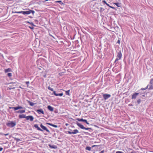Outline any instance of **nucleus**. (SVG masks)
Segmentation results:
<instances>
[{
    "mask_svg": "<svg viewBox=\"0 0 153 153\" xmlns=\"http://www.w3.org/2000/svg\"><path fill=\"white\" fill-rule=\"evenodd\" d=\"M35 12L34 11L31 10H28L27 11H20V13H22V14L25 15H28L32 13L33 14Z\"/></svg>",
    "mask_w": 153,
    "mask_h": 153,
    "instance_id": "f257e3e1",
    "label": "nucleus"
},
{
    "mask_svg": "<svg viewBox=\"0 0 153 153\" xmlns=\"http://www.w3.org/2000/svg\"><path fill=\"white\" fill-rule=\"evenodd\" d=\"M149 88L148 89L149 90L153 89V78L150 80L149 83L147 85Z\"/></svg>",
    "mask_w": 153,
    "mask_h": 153,
    "instance_id": "f03ea898",
    "label": "nucleus"
},
{
    "mask_svg": "<svg viewBox=\"0 0 153 153\" xmlns=\"http://www.w3.org/2000/svg\"><path fill=\"white\" fill-rule=\"evenodd\" d=\"M16 125V123L13 122H9L7 123V126L10 127L12 128Z\"/></svg>",
    "mask_w": 153,
    "mask_h": 153,
    "instance_id": "7ed1b4c3",
    "label": "nucleus"
},
{
    "mask_svg": "<svg viewBox=\"0 0 153 153\" xmlns=\"http://www.w3.org/2000/svg\"><path fill=\"white\" fill-rule=\"evenodd\" d=\"M122 55L121 52H118L117 55V58L116 59L115 62H116L120 59L122 57Z\"/></svg>",
    "mask_w": 153,
    "mask_h": 153,
    "instance_id": "20e7f679",
    "label": "nucleus"
},
{
    "mask_svg": "<svg viewBox=\"0 0 153 153\" xmlns=\"http://www.w3.org/2000/svg\"><path fill=\"white\" fill-rule=\"evenodd\" d=\"M68 133L69 134H76L79 132V131L77 129H74L73 130V132H71L70 131H68Z\"/></svg>",
    "mask_w": 153,
    "mask_h": 153,
    "instance_id": "39448f33",
    "label": "nucleus"
},
{
    "mask_svg": "<svg viewBox=\"0 0 153 153\" xmlns=\"http://www.w3.org/2000/svg\"><path fill=\"white\" fill-rule=\"evenodd\" d=\"M26 119L27 120H30L31 121H32L34 119V118L32 116H26Z\"/></svg>",
    "mask_w": 153,
    "mask_h": 153,
    "instance_id": "423d86ee",
    "label": "nucleus"
},
{
    "mask_svg": "<svg viewBox=\"0 0 153 153\" xmlns=\"http://www.w3.org/2000/svg\"><path fill=\"white\" fill-rule=\"evenodd\" d=\"M111 96V95L109 94H105L103 95V97L105 100L108 99L110 98Z\"/></svg>",
    "mask_w": 153,
    "mask_h": 153,
    "instance_id": "0eeeda50",
    "label": "nucleus"
},
{
    "mask_svg": "<svg viewBox=\"0 0 153 153\" xmlns=\"http://www.w3.org/2000/svg\"><path fill=\"white\" fill-rule=\"evenodd\" d=\"M44 130L46 131L47 132L49 133L50 131L49 130H48L46 127L42 125V124H41L40 126Z\"/></svg>",
    "mask_w": 153,
    "mask_h": 153,
    "instance_id": "6e6552de",
    "label": "nucleus"
},
{
    "mask_svg": "<svg viewBox=\"0 0 153 153\" xmlns=\"http://www.w3.org/2000/svg\"><path fill=\"white\" fill-rule=\"evenodd\" d=\"M139 94V93H135L133 94L132 96V99H135Z\"/></svg>",
    "mask_w": 153,
    "mask_h": 153,
    "instance_id": "1a4fd4ad",
    "label": "nucleus"
},
{
    "mask_svg": "<svg viewBox=\"0 0 153 153\" xmlns=\"http://www.w3.org/2000/svg\"><path fill=\"white\" fill-rule=\"evenodd\" d=\"M77 120L79 121H82L84 122L85 123L87 124H89V123L86 120H84L83 119L77 118Z\"/></svg>",
    "mask_w": 153,
    "mask_h": 153,
    "instance_id": "9d476101",
    "label": "nucleus"
},
{
    "mask_svg": "<svg viewBox=\"0 0 153 153\" xmlns=\"http://www.w3.org/2000/svg\"><path fill=\"white\" fill-rule=\"evenodd\" d=\"M36 111L39 114H40L41 113L44 114V111L42 109H38Z\"/></svg>",
    "mask_w": 153,
    "mask_h": 153,
    "instance_id": "9b49d317",
    "label": "nucleus"
},
{
    "mask_svg": "<svg viewBox=\"0 0 153 153\" xmlns=\"http://www.w3.org/2000/svg\"><path fill=\"white\" fill-rule=\"evenodd\" d=\"M76 124L81 129H84L85 127L84 126L82 125L80 123L78 122H77L76 123Z\"/></svg>",
    "mask_w": 153,
    "mask_h": 153,
    "instance_id": "f8f14e48",
    "label": "nucleus"
},
{
    "mask_svg": "<svg viewBox=\"0 0 153 153\" xmlns=\"http://www.w3.org/2000/svg\"><path fill=\"white\" fill-rule=\"evenodd\" d=\"M53 94L56 96H62L63 95V93H62L58 94L56 93V91H53Z\"/></svg>",
    "mask_w": 153,
    "mask_h": 153,
    "instance_id": "ddd939ff",
    "label": "nucleus"
},
{
    "mask_svg": "<svg viewBox=\"0 0 153 153\" xmlns=\"http://www.w3.org/2000/svg\"><path fill=\"white\" fill-rule=\"evenodd\" d=\"M34 126L38 130L40 131H43V130L41 129L38 126V125L37 124H35L34 125Z\"/></svg>",
    "mask_w": 153,
    "mask_h": 153,
    "instance_id": "4468645a",
    "label": "nucleus"
},
{
    "mask_svg": "<svg viewBox=\"0 0 153 153\" xmlns=\"http://www.w3.org/2000/svg\"><path fill=\"white\" fill-rule=\"evenodd\" d=\"M48 146L51 149H56L57 148L56 146L54 145H51L50 144H49Z\"/></svg>",
    "mask_w": 153,
    "mask_h": 153,
    "instance_id": "2eb2a0df",
    "label": "nucleus"
},
{
    "mask_svg": "<svg viewBox=\"0 0 153 153\" xmlns=\"http://www.w3.org/2000/svg\"><path fill=\"white\" fill-rule=\"evenodd\" d=\"M48 108L50 111H53V108L50 105L48 106Z\"/></svg>",
    "mask_w": 153,
    "mask_h": 153,
    "instance_id": "dca6fc26",
    "label": "nucleus"
},
{
    "mask_svg": "<svg viewBox=\"0 0 153 153\" xmlns=\"http://www.w3.org/2000/svg\"><path fill=\"white\" fill-rule=\"evenodd\" d=\"M46 124H48L50 126H53V127H54V128H57L58 127L56 125L53 124H51L49 123H47Z\"/></svg>",
    "mask_w": 153,
    "mask_h": 153,
    "instance_id": "f3484780",
    "label": "nucleus"
},
{
    "mask_svg": "<svg viewBox=\"0 0 153 153\" xmlns=\"http://www.w3.org/2000/svg\"><path fill=\"white\" fill-rule=\"evenodd\" d=\"M26 117L25 115L24 114L20 115V118H25Z\"/></svg>",
    "mask_w": 153,
    "mask_h": 153,
    "instance_id": "a211bd4d",
    "label": "nucleus"
},
{
    "mask_svg": "<svg viewBox=\"0 0 153 153\" xmlns=\"http://www.w3.org/2000/svg\"><path fill=\"white\" fill-rule=\"evenodd\" d=\"M11 71V69L10 68H8L7 69H6L5 70V73H7L8 72H10Z\"/></svg>",
    "mask_w": 153,
    "mask_h": 153,
    "instance_id": "6ab92c4d",
    "label": "nucleus"
},
{
    "mask_svg": "<svg viewBox=\"0 0 153 153\" xmlns=\"http://www.w3.org/2000/svg\"><path fill=\"white\" fill-rule=\"evenodd\" d=\"M114 4L118 7H121V4L119 3H115Z\"/></svg>",
    "mask_w": 153,
    "mask_h": 153,
    "instance_id": "aec40b11",
    "label": "nucleus"
},
{
    "mask_svg": "<svg viewBox=\"0 0 153 153\" xmlns=\"http://www.w3.org/2000/svg\"><path fill=\"white\" fill-rule=\"evenodd\" d=\"M28 102L29 103L30 105H31V106H33L35 105V103L33 102H31L30 101H29Z\"/></svg>",
    "mask_w": 153,
    "mask_h": 153,
    "instance_id": "412c9836",
    "label": "nucleus"
},
{
    "mask_svg": "<svg viewBox=\"0 0 153 153\" xmlns=\"http://www.w3.org/2000/svg\"><path fill=\"white\" fill-rule=\"evenodd\" d=\"M48 89L49 90H50L51 91H53H53H53V88H51L50 87V86H48Z\"/></svg>",
    "mask_w": 153,
    "mask_h": 153,
    "instance_id": "4be33fe9",
    "label": "nucleus"
},
{
    "mask_svg": "<svg viewBox=\"0 0 153 153\" xmlns=\"http://www.w3.org/2000/svg\"><path fill=\"white\" fill-rule=\"evenodd\" d=\"M13 108L14 111H16V110H17L19 109V106H18L16 107H13V108Z\"/></svg>",
    "mask_w": 153,
    "mask_h": 153,
    "instance_id": "5701e85b",
    "label": "nucleus"
},
{
    "mask_svg": "<svg viewBox=\"0 0 153 153\" xmlns=\"http://www.w3.org/2000/svg\"><path fill=\"white\" fill-rule=\"evenodd\" d=\"M69 92H70V90H68V91H65L66 94V95H69V96L70 95V93H69Z\"/></svg>",
    "mask_w": 153,
    "mask_h": 153,
    "instance_id": "b1692460",
    "label": "nucleus"
},
{
    "mask_svg": "<svg viewBox=\"0 0 153 153\" xmlns=\"http://www.w3.org/2000/svg\"><path fill=\"white\" fill-rule=\"evenodd\" d=\"M91 147H89V146L86 147V148H85L86 150H88L89 151L91 150Z\"/></svg>",
    "mask_w": 153,
    "mask_h": 153,
    "instance_id": "393cba45",
    "label": "nucleus"
},
{
    "mask_svg": "<svg viewBox=\"0 0 153 153\" xmlns=\"http://www.w3.org/2000/svg\"><path fill=\"white\" fill-rule=\"evenodd\" d=\"M148 88H149L148 87V86H147L145 88H142L140 89V90H142V91L146 89H147Z\"/></svg>",
    "mask_w": 153,
    "mask_h": 153,
    "instance_id": "a878e982",
    "label": "nucleus"
},
{
    "mask_svg": "<svg viewBox=\"0 0 153 153\" xmlns=\"http://www.w3.org/2000/svg\"><path fill=\"white\" fill-rule=\"evenodd\" d=\"M25 110H20V113H23L25 112Z\"/></svg>",
    "mask_w": 153,
    "mask_h": 153,
    "instance_id": "bb28decb",
    "label": "nucleus"
},
{
    "mask_svg": "<svg viewBox=\"0 0 153 153\" xmlns=\"http://www.w3.org/2000/svg\"><path fill=\"white\" fill-rule=\"evenodd\" d=\"M141 102V100L140 99H139L137 100V103L138 104H139Z\"/></svg>",
    "mask_w": 153,
    "mask_h": 153,
    "instance_id": "cd10ccee",
    "label": "nucleus"
},
{
    "mask_svg": "<svg viewBox=\"0 0 153 153\" xmlns=\"http://www.w3.org/2000/svg\"><path fill=\"white\" fill-rule=\"evenodd\" d=\"M7 75L9 77H10V76H12V74L11 73H8V74H7Z\"/></svg>",
    "mask_w": 153,
    "mask_h": 153,
    "instance_id": "c85d7f7f",
    "label": "nucleus"
},
{
    "mask_svg": "<svg viewBox=\"0 0 153 153\" xmlns=\"http://www.w3.org/2000/svg\"><path fill=\"white\" fill-rule=\"evenodd\" d=\"M91 128H85V127L84 128V129H85L86 130H88L89 129H91Z\"/></svg>",
    "mask_w": 153,
    "mask_h": 153,
    "instance_id": "c756f323",
    "label": "nucleus"
},
{
    "mask_svg": "<svg viewBox=\"0 0 153 153\" xmlns=\"http://www.w3.org/2000/svg\"><path fill=\"white\" fill-rule=\"evenodd\" d=\"M56 2H58L61 4V3L62 4H63V3H62V1H56Z\"/></svg>",
    "mask_w": 153,
    "mask_h": 153,
    "instance_id": "7c9ffc66",
    "label": "nucleus"
},
{
    "mask_svg": "<svg viewBox=\"0 0 153 153\" xmlns=\"http://www.w3.org/2000/svg\"><path fill=\"white\" fill-rule=\"evenodd\" d=\"M26 84L27 85V86L28 87V85L29 84V81H27L25 82Z\"/></svg>",
    "mask_w": 153,
    "mask_h": 153,
    "instance_id": "2f4dec72",
    "label": "nucleus"
},
{
    "mask_svg": "<svg viewBox=\"0 0 153 153\" xmlns=\"http://www.w3.org/2000/svg\"><path fill=\"white\" fill-rule=\"evenodd\" d=\"M116 153H124L121 151H117L116 152Z\"/></svg>",
    "mask_w": 153,
    "mask_h": 153,
    "instance_id": "473e14b6",
    "label": "nucleus"
},
{
    "mask_svg": "<svg viewBox=\"0 0 153 153\" xmlns=\"http://www.w3.org/2000/svg\"><path fill=\"white\" fill-rule=\"evenodd\" d=\"M102 2L104 3V4H106V3H107L106 2V1H105V0H103V1H102Z\"/></svg>",
    "mask_w": 153,
    "mask_h": 153,
    "instance_id": "72a5a7b5",
    "label": "nucleus"
},
{
    "mask_svg": "<svg viewBox=\"0 0 153 153\" xmlns=\"http://www.w3.org/2000/svg\"><path fill=\"white\" fill-rule=\"evenodd\" d=\"M3 149V148L2 147H0V151H1Z\"/></svg>",
    "mask_w": 153,
    "mask_h": 153,
    "instance_id": "f704fd0d",
    "label": "nucleus"
},
{
    "mask_svg": "<svg viewBox=\"0 0 153 153\" xmlns=\"http://www.w3.org/2000/svg\"><path fill=\"white\" fill-rule=\"evenodd\" d=\"M9 134V133H7V134H4V135L7 136V135H8Z\"/></svg>",
    "mask_w": 153,
    "mask_h": 153,
    "instance_id": "c9c22d12",
    "label": "nucleus"
},
{
    "mask_svg": "<svg viewBox=\"0 0 153 153\" xmlns=\"http://www.w3.org/2000/svg\"><path fill=\"white\" fill-rule=\"evenodd\" d=\"M0 134H1V135H4V134H3V133H0Z\"/></svg>",
    "mask_w": 153,
    "mask_h": 153,
    "instance_id": "e433bc0d",
    "label": "nucleus"
},
{
    "mask_svg": "<svg viewBox=\"0 0 153 153\" xmlns=\"http://www.w3.org/2000/svg\"><path fill=\"white\" fill-rule=\"evenodd\" d=\"M107 6H109L110 7V6L108 4V3H106V4Z\"/></svg>",
    "mask_w": 153,
    "mask_h": 153,
    "instance_id": "4c0bfd02",
    "label": "nucleus"
},
{
    "mask_svg": "<svg viewBox=\"0 0 153 153\" xmlns=\"http://www.w3.org/2000/svg\"><path fill=\"white\" fill-rule=\"evenodd\" d=\"M48 1V0H45V1H44V2H46V1Z\"/></svg>",
    "mask_w": 153,
    "mask_h": 153,
    "instance_id": "58836bf2",
    "label": "nucleus"
},
{
    "mask_svg": "<svg viewBox=\"0 0 153 153\" xmlns=\"http://www.w3.org/2000/svg\"><path fill=\"white\" fill-rule=\"evenodd\" d=\"M117 42L119 43H120V41L119 40H118L117 41Z\"/></svg>",
    "mask_w": 153,
    "mask_h": 153,
    "instance_id": "ea45409f",
    "label": "nucleus"
},
{
    "mask_svg": "<svg viewBox=\"0 0 153 153\" xmlns=\"http://www.w3.org/2000/svg\"><path fill=\"white\" fill-rule=\"evenodd\" d=\"M110 7L111 8H114V7H111V6H110Z\"/></svg>",
    "mask_w": 153,
    "mask_h": 153,
    "instance_id": "a19ab883",
    "label": "nucleus"
},
{
    "mask_svg": "<svg viewBox=\"0 0 153 153\" xmlns=\"http://www.w3.org/2000/svg\"><path fill=\"white\" fill-rule=\"evenodd\" d=\"M19 108H20V109H21V108H22L21 107H20V106Z\"/></svg>",
    "mask_w": 153,
    "mask_h": 153,
    "instance_id": "79ce46f5",
    "label": "nucleus"
},
{
    "mask_svg": "<svg viewBox=\"0 0 153 153\" xmlns=\"http://www.w3.org/2000/svg\"><path fill=\"white\" fill-rule=\"evenodd\" d=\"M95 146H96V145H94V146H92V147H95Z\"/></svg>",
    "mask_w": 153,
    "mask_h": 153,
    "instance_id": "37998d69",
    "label": "nucleus"
},
{
    "mask_svg": "<svg viewBox=\"0 0 153 153\" xmlns=\"http://www.w3.org/2000/svg\"><path fill=\"white\" fill-rule=\"evenodd\" d=\"M68 123H66V124H65V125H66V126H68Z\"/></svg>",
    "mask_w": 153,
    "mask_h": 153,
    "instance_id": "c03bdc74",
    "label": "nucleus"
},
{
    "mask_svg": "<svg viewBox=\"0 0 153 153\" xmlns=\"http://www.w3.org/2000/svg\"><path fill=\"white\" fill-rule=\"evenodd\" d=\"M15 13H19V12H15Z\"/></svg>",
    "mask_w": 153,
    "mask_h": 153,
    "instance_id": "a18cd8bd",
    "label": "nucleus"
},
{
    "mask_svg": "<svg viewBox=\"0 0 153 153\" xmlns=\"http://www.w3.org/2000/svg\"><path fill=\"white\" fill-rule=\"evenodd\" d=\"M103 151H102L101 152H100V153H103Z\"/></svg>",
    "mask_w": 153,
    "mask_h": 153,
    "instance_id": "49530a36",
    "label": "nucleus"
},
{
    "mask_svg": "<svg viewBox=\"0 0 153 153\" xmlns=\"http://www.w3.org/2000/svg\"><path fill=\"white\" fill-rule=\"evenodd\" d=\"M131 153H134V152H131Z\"/></svg>",
    "mask_w": 153,
    "mask_h": 153,
    "instance_id": "de8ad7c7",
    "label": "nucleus"
},
{
    "mask_svg": "<svg viewBox=\"0 0 153 153\" xmlns=\"http://www.w3.org/2000/svg\"><path fill=\"white\" fill-rule=\"evenodd\" d=\"M30 28L31 29H33V27L32 28V27H30Z\"/></svg>",
    "mask_w": 153,
    "mask_h": 153,
    "instance_id": "09e8293b",
    "label": "nucleus"
},
{
    "mask_svg": "<svg viewBox=\"0 0 153 153\" xmlns=\"http://www.w3.org/2000/svg\"><path fill=\"white\" fill-rule=\"evenodd\" d=\"M143 96L144 97V95H143Z\"/></svg>",
    "mask_w": 153,
    "mask_h": 153,
    "instance_id": "8fccbe9b",
    "label": "nucleus"
}]
</instances>
